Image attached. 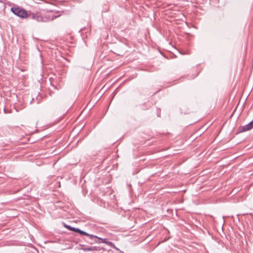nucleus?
<instances>
[{
  "mask_svg": "<svg viewBox=\"0 0 253 253\" xmlns=\"http://www.w3.org/2000/svg\"><path fill=\"white\" fill-rule=\"evenodd\" d=\"M79 228H78L73 227V228H72V231H74L77 233H78V232L79 231Z\"/></svg>",
  "mask_w": 253,
  "mask_h": 253,
  "instance_id": "9d476101",
  "label": "nucleus"
},
{
  "mask_svg": "<svg viewBox=\"0 0 253 253\" xmlns=\"http://www.w3.org/2000/svg\"><path fill=\"white\" fill-rule=\"evenodd\" d=\"M253 127H239L238 131L236 132V134L239 133H241L244 131H248L250 130Z\"/></svg>",
  "mask_w": 253,
  "mask_h": 253,
  "instance_id": "7ed1b4c3",
  "label": "nucleus"
},
{
  "mask_svg": "<svg viewBox=\"0 0 253 253\" xmlns=\"http://www.w3.org/2000/svg\"><path fill=\"white\" fill-rule=\"evenodd\" d=\"M186 107L184 106L181 109V113L183 114H187L188 113V109H186Z\"/></svg>",
  "mask_w": 253,
  "mask_h": 253,
  "instance_id": "423d86ee",
  "label": "nucleus"
},
{
  "mask_svg": "<svg viewBox=\"0 0 253 253\" xmlns=\"http://www.w3.org/2000/svg\"><path fill=\"white\" fill-rule=\"evenodd\" d=\"M244 126H253V120L248 124L245 125Z\"/></svg>",
  "mask_w": 253,
  "mask_h": 253,
  "instance_id": "6e6552de",
  "label": "nucleus"
},
{
  "mask_svg": "<svg viewBox=\"0 0 253 253\" xmlns=\"http://www.w3.org/2000/svg\"><path fill=\"white\" fill-rule=\"evenodd\" d=\"M106 244L113 249H115L117 250H119V249L115 246L114 244L112 242L107 241V243H106Z\"/></svg>",
  "mask_w": 253,
  "mask_h": 253,
  "instance_id": "20e7f679",
  "label": "nucleus"
},
{
  "mask_svg": "<svg viewBox=\"0 0 253 253\" xmlns=\"http://www.w3.org/2000/svg\"><path fill=\"white\" fill-rule=\"evenodd\" d=\"M11 11L15 15L22 19L28 18L29 16V14L25 9L19 6L11 7Z\"/></svg>",
  "mask_w": 253,
  "mask_h": 253,
  "instance_id": "f257e3e1",
  "label": "nucleus"
},
{
  "mask_svg": "<svg viewBox=\"0 0 253 253\" xmlns=\"http://www.w3.org/2000/svg\"><path fill=\"white\" fill-rule=\"evenodd\" d=\"M78 233L81 235H84L88 236L90 240H93V238H97V236L89 234L85 232V231L81 230L80 229H79Z\"/></svg>",
  "mask_w": 253,
  "mask_h": 253,
  "instance_id": "f03ea898",
  "label": "nucleus"
},
{
  "mask_svg": "<svg viewBox=\"0 0 253 253\" xmlns=\"http://www.w3.org/2000/svg\"><path fill=\"white\" fill-rule=\"evenodd\" d=\"M64 226L70 230V231H72V228H73V227H71L70 225H67L66 224H64Z\"/></svg>",
  "mask_w": 253,
  "mask_h": 253,
  "instance_id": "1a4fd4ad",
  "label": "nucleus"
},
{
  "mask_svg": "<svg viewBox=\"0 0 253 253\" xmlns=\"http://www.w3.org/2000/svg\"><path fill=\"white\" fill-rule=\"evenodd\" d=\"M59 16H60V15H53V16H52V18H53H53H56L58 17Z\"/></svg>",
  "mask_w": 253,
  "mask_h": 253,
  "instance_id": "9b49d317",
  "label": "nucleus"
},
{
  "mask_svg": "<svg viewBox=\"0 0 253 253\" xmlns=\"http://www.w3.org/2000/svg\"><path fill=\"white\" fill-rule=\"evenodd\" d=\"M86 251H96V247H91L86 249Z\"/></svg>",
  "mask_w": 253,
  "mask_h": 253,
  "instance_id": "0eeeda50",
  "label": "nucleus"
},
{
  "mask_svg": "<svg viewBox=\"0 0 253 253\" xmlns=\"http://www.w3.org/2000/svg\"><path fill=\"white\" fill-rule=\"evenodd\" d=\"M96 238L101 240V241L98 242L95 241L94 242L95 243H104V244H106V243H107V240L106 239H103V238H100V237H98V236H97V238Z\"/></svg>",
  "mask_w": 253,
  "mask_h": 253,
  "instance_id": "39448f33",
  "label": "nucleus"
}]
</instances>
